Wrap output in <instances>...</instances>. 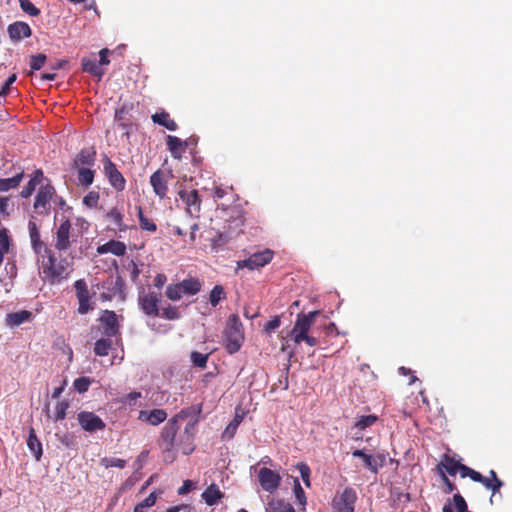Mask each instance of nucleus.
I'll return each instance as SVG.
<instances>
[{
    "label": "nucleus",
    "mask_w": 512,
    "mask_h": 512,
    "mask_svg": "<svg viewBox=\"0 0 512 512\" xmlns=\"http://www.w3.org/2000/svg\"><path fill=\"white\" fill-rule=\"evenodd\" d=\"M172 177L169 171L157 170L150 177V184L154 193L160 198L164 199L168 192V182Z\"/></svg>",
    "instance_id": "5"
},
{
    "label": "nucleus",
    "mask_w": 512,
    "mask_h": 512,
    "mask_svg": "<svg viewBox=\"0 0 512 512\" xmlns=\"http://www.w3.org/2000/svg\"><path fill=\"white\" fill-rule=\"evenodd\" d=\"M98 200H99L98 193L90 192L89 194H87L84 197L83 202L88 207H95L97 205V203H98Z\"/></svg>",
    "instance_id": "52"
},
{
    "label": "nucleus",
    "mask_w": 512,
    "mask_h": 512,
    "mask_svg": "<svg viewBox=\"0 0 512 512\" xmlns=\"http://www.w3.org/2000/svg\"><path fill=\"white\" fill-rule=\"evenodd\" d=\"M138 217L140 226L143 230L154 232L156 231V224L143 215L141 207L138 208Z\"/></svg>",
    "instance_id": "37"
},
{
    "label": "nucleus",
    "mask_w": 512,
    "mask_h": 512,
    "mask_svg": "<svg viewBox=\"0 0 512 512\" xmlns=\"http://www.w3.org/2000/svg\"><path fill=\"white\" fill-rule=\"evenodd\" d=\"M55 190L53 186L47 184L40 188L36 195L34 208L40 213V214H46L47 213V205L49 201L51 200L52 196L54 195Z\"/></svg>",
    "instance_id": "14"
},
{
    "label": "nucleus",
    "mask_w": 512,
    "mask_h": 512,
    "mask_svg": "<svg viewBox=\"0 0 512 512\" xmlns=\"http://www.w3.org/2000/svg\"><path fill=\"white\" fill-rule=\"evenodd\" d=\"M28 229L32 248L36 253H39L40 249L43 247V242L40 239V233L36 223L30 220L28 223Z\"/></svg>",
    "instance_id": "23"
},
{
    "label": "nucleus",
    "mask_w": 512,
    "mask_h": 512,
    "mask_svg": "<svg viewBox=\"0 0 512 512\" xmlns=\"http://www.w3.org/2000/svg\"><path fill=\"white\" fill-rule=\"evenodd\" d=\"M442 481L447 487L448 492H452L455 489V486L451 481L447 478V476L442 472Z\"/></svg>",
    "instance_id": "64"
},
{
    "label": "nucleus",
    "mask_w": 512,
    "mask_h": 512,
    "mask_svg": "<svg viewBox=\"0 0 512 512\" xmlns=\"http://www.w3.org/2000/svg\"><path fill=\"white\" fill-rule=\"evenodd\" d=\"M297 467H298V470L301 474V477H302L305 485L309 486L310 485V481H309L310 468L305 463H299L297 465Z\"/></svg>",
    "instance_id": "50"
},
{
    "label": "nucleus",
    "mask_w": 512,
    "mask_h": 512,
    "mask_svg": "<svg viewBox=\"0 0 512 512\" xmlns=\"http://www.w3.org/2000/svg\"><path fill=\"white\" fill-rule=\"evenodd\" d=\"M225 298V291L221 285H216L210 292L209 301L212 306H217L218 303Z\"/></svg>",
    "instance_id": "34"
},
{
    "label": "nucleus",
    "mask_w": 512,
    "mask_h": 512,
    "mask_svg": "<svg viewBox=\"0 0 512 512\" xmlns=\"http://www.w3.org/2000/svg\"><path fill=\"white\" fill-rule=\"evenodd\" d=\"M31 316L32 313L26 310L10 313L6 316V323L10 327L19 326L22 323L30 320Z\"/></svg>",
    "instance_id": "21"
},
{
    "label": "nucleus",
    "mask_w": 512,
    "mask_h": 512,
    "mask_svg": "<svg viewBox=\"0 0 512 512\" xmlns=\"http://www.w3.org/2000/svg\"><path fill=\"white\" fill-rule=\"evenodd\" d=\"M356 499L357 495L355 490L345 488L342 494L334 500L335 512H354Z\"/></svg>",
    "instance_id": "9"
},
{
    "label": "nucleus",
    "mask_w": 512,
    "mask_h": 512,
    "mask_svg": "<svg viewBox=\"0 0 512 512\" xmlns=\"http://www.w3.org/2000/svg\"><path fill=\"white\" fill-rule=\"evenodd\" d=\"M266 512H295L291 504L282 500L271 499L266 507Z\"/></svg>",
    "instance_id": "26"
},
{
    "label": "nucleus",
    "mask_w": 512,
    "mask_h": 512,
    "mask_svg": "<svg viewBox=\"0 0 512 512\" xmlns=\"http://www.w3.org/2000/svg\"><path fill=\"white\" fill-rule=\"evenodd\" d=\"M197 419H191L187 422L184 432L177 438L176 447L181 449L184 455H189L194 450L193 439L196 433Z\"/></svg>",
    "instance_id": "4"
},
{
    "label": "nucleus",
    "mask_w": 512,
    "mask_h": 512,
    "mask_svg": "<svg viewBox=\"0 0 512 512\" xmlns=\"http://www.w3.org/2000/svg\"><path fill=\"white\" fill-rule=\"evenodd\" d=\"M109 53H110V51L107 48H104L99 52V56H100L99 65H108L109 64V62H110L108 59Z\"/></svg>",
    "instance_id": "58"
},
{
    "label": "nucleus",
    "mask_w": 512,
    "mask_h": 512,
    "mask_svg": "<svg viewBox=\"0 0 512 512\" xmlns=\"http://www.w3.org/2000/svg\"><path fill=\"white\" fill-rule=\"evenodd\" d=\"M23 178V173H19L11 178L0 179V191L5 192L11 188L17 187Z\"/></svg>",
    "instance_id": "33"
},
{
    "label": "nucleus",
    "mask_w": 512,
    "mask_h": 512,
    "mask_svg": "<svg viewBox=\"0 0 512 512\" xmlns=\"http://www.w3.org/2000/svg\"><path fill=\"white\" fill-rule=\"evenodd\" d=\"M126 252V246L120 241L111 240L97 248V253L102 255L112 253L116 256H123Z\"/></svg>",
    "instance_id": "18"
},
{
    "label": "nucleus",
    "mask_w": 512,
    "mask_h": 512,
    "mask_svg": "<svg viewBox=\"0 0 512 512\" xmlns=\"http://www.w3.org/2000/svg\"><path fill=\"white\" fill-rule=\"evenodd\" d=\"M465 477H470L475 482L483 481V475L467 466L462 468V478Z\"/></svg>",
    "instance_id": "45"
},
{
    "label": "nucleus",
    "mask_w": 512,
    "mask_h": 512,
    "mask_svg": "<svg viewBox=\"0 0 512 512\" xmlns=\"http://www.w3.org/2000/svg\"><path fill=\"white\" fill-rule=\"evenodd\" d=\"M72 225L68 219L63 221L56 230L55 248L58 251H67L73 241Z\"/></svg>",
    "instance_id": "6"
},
{
    "label": "nucleus",
    "mask_w": 512,
    "mask_h": 512,
    "mask_svg": "<svg viewBox=\"0 0 512 512\" xmlns=\"http://www.w3.org/2000/svg\"><path fill=\"white\" fill-rule=\"evenodd\" d=\"M95 161V152L91 149H83L74 160L75 167L91 166Z\"/></svg>",
    "instance_id": "20"
},
{
    "label": "nucleus",
    "mask_w": 512,
    "mask_h": 512,
    "mask_svg": "<svg viewBox=\"0 0 512 512\" xmlns=\"http://www.w3.org/2000/svg\"><path fill=\"white\" fill-rule=\"evenodd\" d=\"M352 455L354 457H359L363 460V463L366 468H368L373 473H377L378 471V464L376 463V460L371 455H368L364 453L363 450H355L353 451Z\"/></svg>",
    "instance_id": "28"
},
{
    "label": "nucleus",
    "mask_w": 512,
    "mask_h": 512,
    "mask_svg": "<svg viewBox=\"0 0 512 512\" xmlns=\"http://www.w3.org/2000/svg\"><path fill=\"white\" fill-rule=\"evenodd\" d=\"M156 500H157V495L155 492H152L146 499H144L139 504L142 506L143 509H146V508L152 507L156 503Z\"/></svg>",
    "instance_id": "54"
},
{
    "label": "nucleus",
    "mask_w": 512,
    "mask_h": 512,
    "mask_svg": "<svg viewBox=\"0 0 512 512\" xmlns=\"http://www.w3.org/2000/svg\"><path fill=\"white\" fill-rule=\"evenodd\" d=\"M490 477V479L494 482L493 492H496L501 487L502 482L497 478L496 473L493 470L490 471Z\"/></svg>",
    "instance_id": "60"
},
{
    "label": "nucleus",
    "mask_w": 512,
    "mask_h": 512,
    "mask_svg": "<svg viewBox=\"0 0 512 512\" xmlns=\"http://www.w3.org/2000/svg\"><path fill=\"white\" fill-rule=\"evenodd\" d=\"M457 512H467V504L460 494H455L453 497Z\"/></svg>",
    "instance_id": "51"
},
{
    "label": "nucleus",
    "mask_w": 512,
    "mask_h": 512,
    "mask_svg": "<svg viewBox=\"0 0 512 512\" xmlns=\"http://www.w3.org/2000/svg\"><path fill=\"white\" fill-rule=\"evenodd\" d=\"M196 413H200V409L196 410L194 407H189L180 411L172 419H170L164 426L161 432L162 446L166 447V452L170 453L176 447V434L179 428V422L184 421L189 416H193Z\"/></svg>",
    "instance_id": "1"
},
{
    "label": "nucleus",
    "mask_w": 512,
    "mask_h": 512,
    "mask_svg": "<svg viewBox=\"0 0 512 512\" xmlns=\"http://www.w3.org/2000/svg\"><path fill=\"white\" fill-rule=\"evenodd\" d=\"M77 298H89V291L84 280H77L74 284Z\"/></svg>",
    "instance_id": "43"
},
{
    "label": "nucleus",
    "mask_w": 512,
    "mask_h": 512,
    "mask_svg": "<svg viewBox=\"0 0 512 512\" xmlns=\"http://www.w3.org/2000/svg\"><path fill=\"white\" fill-rule=\"evenodd\" d=\"M37 186V179H31L28 184L22 189L21 196L23 198H28L32 195L35 188Z\"/></svg>",
    "instance_id": "49"
},
{
    "label": "nucleus",
    "mask_w": 512,
    "mask_h": 512,
    "mask_svg": "<svg viewBox=\"0 0 512 512\" xmlns=\"http://www.w3.org/2000/svg\"><path fill=\"white\" fill-rule=\"evenodd\" d=\"M103 165L104 173L108 178L111 186L117 191H122L125 188L126 183L122 173L116 168L115 164L108 157L104 158Z\"/></svg>",
    "instance_id": "7"
},
{
    "label": "nucleus",
    "mask_w": 512,
    "mask_h": 512,
    "mask_svg": "<svg viewBox=\"0 0 512 512\" xmlns=\"http://www.w3.org/2000/svg\"><path fill=\"white\" fill-rule=\"evenodd\" d=\"M303 341L306 342V344L311 347L316 346L318 344V338L312 334L305 336L303 338Z\"/></svg>",
    "instance_id": "61"
},
{
    "label": "nucleus",
    "mask_w": 512,
    "mask_h": 512,
    "mask_svg": "<svg viewBox=\"0 0 512 512\" xmlns=\"http://www.w3.org/2000/svg\"><path fill=\"white\" fill-rule=\"evenodd\" d=\"M167 413L163 409H154L151 411L142 410L139 413L138 419L150 423L151 425H158L165 421Z\"/></svg>",
    "instance_id": "16"
},
{
    "label": "nucleus",
    "mask_w": 512,
    "mask_h": 512,
    "mask_svg": "<svg viewBox=\"0 0 512 512\" xmlns=\"http://www.w3.org/2000/svg\"><path fill=\"white\" fill-rule=\"evenodd\" d=\"M82 66L84 71L91 73L92 75L101 79L104 71L99 67V64L95 60L83 59Z\"/></svg>",
    "instance_id": "32"
},
{
    "label": "nucleus",
    "mask_w": 512,
    "mask_h": 512,
    "mask_svg": "<svg viewBox=\"0 0 512 512\" xmlns=\"http://www.w3.org/2000/svg\"><path fill=\"white\" fill-rule=\"evenodd\" d=\"M104 325V334L108 337L115 336L118 332L117 315L113 311L105 310L100 318Z\"/></svg>",
    "instance_id": "15"
},
{
    "label": "nucleus",
    "mask_w": 512,
    "mask_h": 512,
    "mask_svg": "<svg viewBox=\"0 0 512 512\" xmlns=\"http://www.w3.org/2000/svg\"><path fill=\"white\" fill-rule=\"evenodd\" d=\"M77 419L81 427L88 432L103 430L105 428V423L93 412L82 411L78 414Z\"/></svg>",
    "instance_id": "12"
},
{
    "label": "nucleus",
    "mask_w": 512,
    "mask_h": 512,
    "mask_svg": "<svg viewBox=\"0 0 512 512\" xmlns=\"http://www.w3.org/2000/svg\"><path fill=\"white\" fill-rule=\"evenodd\" d=\"M78 168V183L83 186H89L94 180V171L86 167Z\"/></svg>",
    "instance_id": "31"
},
{
    "label": "nucleus",
    "mask_w": 512,
    "mask_h": 512,
    "mask_svg": "<svg viewBox=\"0 0 512 512\" xmlns=\"http://www.w3.org/2000/svg\"><path fill=\"white\" fill-rule=\"evenodd\" d=\"M192 488V482L191 481H185L183 485L178 489V493L180 495H184L188 493Z\"/></svg>",
    "instance_id": "62"
},
{
    "label": "nucleus",
    "mask_w": 512,
    "mask_h": 512,
    "mask_svg": "<svg viewBox=\"0 0 512 512\" xmlns=\"http://www.w3.org/2000/svg\"><path fill=\"white\" fill-rule=\"evenodd\" d=\"M273 253L270 250H264L262 252H257L252 254L249 258L238 261V268H248L250 270H254L268 264L272 259Z\"/></svg>",
    "instance_id": "8"
},
{
    "label": "nucleus",
    "mask_w": 512,
    "mask_h": 512,
    "mask_svg": "<svg viewBox=\"0 0 512 512\" xmlns=\"http://www.w3.org/2000/svg\"><path fill=\"white\" fill-rule=\"evenodd\" d=\"M167 278L164 274H157L154 278V285L157 288H162L163 285L166 283Z\"/></svg>",
    "instance_id": "59"
},
{
    "label": "nucleus",
    "mask_w": 512,
    "mask_h": 512,
    "mask_svg": "<svg viewBox=\"0 0 512 512\" xmlns=\"http://www.w3.org/2000/svg\"><path fill=\"white\" fill-rule=\"evenodd\" d=\"M208 360V354H202L196 351L191 353V361L200 368H205Z\"/></svg>",
    "instance_id": "41"
},
{
    "label": "nucleus",
    "mask_w": 512,
    "mask_h": 512,
    "mask_svg": "<svg viewBox=\"0 0 512 512\" xmlns=\"http://www.w3.org/2000/svg\"><path fill=\"white\" fill-rule=\"evenodd\" d=\"M91 380L88 377H80L74 380L73 386L79 393H84L89 389Z\"/></svg>",
    "instance_id": "40"
},
{
    "label": "nucleus",
    "mask_w": 512,
    "mask_h": 512,
    "mask_svg": "<svg viewBox=\"0 0 512 512\" xmlns=\"http://www.w3.org/2000/svg\"><path fill=\"white\" fill-rule=\"evenodd\" d=\"M21 9L30 16H38L40 10L34 6L30 0H19Z\"/></svg>",
    "instance_id": "39"
},
{
    "label": "nucleus",
    "mask_w": 512,
    "mask_h": 512,
    "mask_svg": "<svg viewBox=\"0 0 512 512\" xmlns=\"http://www.w3.org/2000/svg\"><path fill=\"white\" fill-rule=\"evenodd\" d=\"M78 302H79L78 312L80 314H86L91 309V306L89 304V298H80V299H78Z\"/></svg>",
    "instance_id": "56"
},
{
    "label": "nucleus",
    "mask_w": 512,
    "mask_h": 512,
    "mask_svg": "<svg viewBox=\"0 0 512 512\" xmlns=\"http://www.w3.org/2000/svg\"><path fill=\"white\" fill-rule=\"evenodd\" d=\"M16 79H17L16 74H12L11 76L8 77V79L5 81L4 85L0 89V99L4 98L8 94L11 85L16 81Z\"/></svg>",
    "instance_id": "48"
},
{
    "label": "nucleus",
    "mask_w": 512,
    "mask_h": 512,
    "mask_svg": "<svg viewBox=\"0 0 512 512\" xmlns=\"http://www.w3.org/2000/svg\"><path fill=\"white\" fill-rule=\"evenodd\" d=\"M180 199L186 205V212L191 217H198L201 209V199L196 190L186 192L184 190L179 191Z\"/></svg>",
    "instance_id": "11"
},
{
    "label": "nucleus",
    "mask_w": 512,
    "mask_h": 512,
    "mask_svg": "<svg viewBox=\"0 0 512 512\" xmlns=\"http://www.w3.org/2000/svg\"><path fill=\"white\" fill-rule=\"evenodd\" d=\"M241 421V418L235 417L234 420L227 426L224 435H228L229 437H232L234 435V432L236 428L238 427L239 423Z\"/></svg>",
    "instance_id": "55"
},
{
    "label": "nucleus",
    "mask_w": 512,
    "mask_h": 512,
    "mask_svg": "<svg viewBox=\"0 0 512 512\" xmlns=\"http://www.w3.org/2000/svg\"><path fill=\"white\" fill-rule=\"evenodd\" d=\"M68 403L65 401L59 402L55 408V420H63L66 417Z\"/></svg>",
    "instance_id": "47"
},
{
    "label": "nucleus",
    "mask_w": 512,
    "mask_h": 512,
    "mask_svg": "<svg viewBox=\"0 0 512 512\" xmlns=\"http://www.w3.org/2000/svg\"><path fill=\"white\" fill-rule=\"evenodd\" d=\"M138 301L141 309L146 315L158 316L160 314L158 308L159 298L155 292L141 293Z\"/></svg>",
    "instance_id": "13"
},
{
    "label": "nucleus",
    "mask_w": 512,
    "mask_h": 512,
    "mask_svg": "<svg viewBox=\"0 0 512 512\" xmlns=\"http://www.w3.org/2000/svg\"><path fill=\"white\" fill-rule=\"evenodd\" d=\"M161 316L168 320H176L180 318V313L176 307L168 306L162 309Z\"/></svg>",
    "instance_id": "44"
},
{
    "label": "nucleus",
    "mask_w": 512,
    "mask_h": 512,
    "mask_svg": "<svg viewBox=\"0 0 512 512\" xmlns=\"http://www.w3.org/2000/svg\"><path fill=\"white\" fill-rule=\"evenodd\" d=\"M169 150L174 158H180L185 151L186 143L176 136L169 135L167 138Z\"/></svg>",
    "instance_id": "22"
},
{
    "label": "nucleus",
    "mask_w": 512,
    "mask_h": 512,
    "mask_svg": "<svg viewBox=\"0 0 512 512\" xmlns=\"http://www.w3.org/2000/svg\"><path fill=\"white\" fill-rule=\"evenodd\" d=\"M377 421V417L375 415H366L361 416L354 426L351 428L352 431L356 430V432L353 433V437L355 439H360L361 435L359 431L366 429L367 427L372 426Z\"/></svg>",
    "instance_id": "19"
},
{
    "label": "nucleus",
    "mask_w": 512,
    "mask_h": 512,
    "mask_svg": "<svg viewBox=\"0 0 512 512\" xmlns=\"http://www.w3.org/2000/svg\"><path fill=\"white\" fill-rule=\"evenodd\" d=\"M224 335L227 351L230 354L236 353L241 348L244 340L243 325L236 314L229 317Z\"/></svg>",
    "instance_id": "2"
},
{
    "label": "nucleus",
    "mask_w": 512,
    "mask_h": 512,
    "mask_svg": "<svg viewBox=\"0 0 512 512\" xmlns=\"http://www.w3.org/2000/svg\"><path fill=\"white\" fill-rule=\"evenodd\" d=\"M295 495L301 504H305L304 491L301 488L299 481L295 479Z\"/></svg>",
    "instance_id": "57"
},
{
    "label": "nucleus",
    "mask_w": 512,
    "mask_h": 512,
    "mask_svg": "<svg viewBox=\"0 0 512 512\" xmlns=\"http://www.w3.org/2000/svg\"><path fill=\"white\" fill-rule=\"evenodd\" d=\"M279 326H280V319L274 318L273 320H271L267 323L266 330L271 331V330L278 328Z\"/></svg>",
    "instance_id": "63"
},
{
    "label": "nucleus",
    "mask_w": 512,
    "mask_h": 512,
    "mask_svg": "<svg viewBox=\"0 0 512 512\" xmlns=\"http://www.w3.org/2000/svg\"><path fill=\"white\" fill-rule=\"evenodd\" d=\"M258 479L263 490L267 492L275 491L281 482V476L278 473L265 467L259 469Z\"/></svg>",
    "instance_id": "10"
},
{
    "label": "nucleus",
    "mask_w": 512,
    "mask_h": 512,
    "mask_svg": "<svg viewBox=\"0 0 512 512\" xmlns=\"http://www.w3.org/2000/svg\"><path fill=\"white\" fill-rule=\"evenodd\" d=\"M101 464L105 468H109V467L124 468L125 465H126V461L123 460V459H119V458H108V457H105V458H103L101 460Z\"/></svg>",
    "instance_id": "42"
},
{
    "label": "nucleus",
    "mask_w": 512,
    "mask_h": 512,
    "mask_svg": "<svg viewBox=\"0 0 512 512\" xmlns=\"http://www.w3.org/2000/svg\"><path fill=\"white\" fill-rule=\"evenodd\" d=\"M45 61H46V55H44V54L33 55V56H31L30 66L33 70H39L42 68Z\"/></svg>",
    "instance_id": "46"
},
{
    "label": "nucleus",
    "mask_w": 512,
    "mask_h": 512,
    "mask_svg": "<svg viewBox=\"0 0 512 512\" xmlns=\"http://www.w3.org/2000/svg\"><path fill=\"white\" fill-rule=\"evenodd\" d=\"M110 347H111L110 339H99L95 343L94 352L98 356H106V355H108Z\"/></svg>",
    "instance_id": "36"
},
{
    "label": "nucleus",
    "mask_w": 512,
    "mask_h": 512,
    "mask_svg": "<svg viewBox=\"0 0 512 512\" xmlns=\"http://www.w3.org/2000/svg\"><path fill=\"white\" fill-rule=\"evenodd\" d=\"M319 313L320 312L318 310H315L307 314L300 313L297 315L294 327L290 332V336L296 344L303 342V338L309 335V332L315 322V318Z\"/></svg>",
    "instance_id": "3"
},
{
    "label": "nucleus",
    "mask_w": 512,
    "mask_h": 512,
    "mask_svg": "<svg viewBox=\"0 0 512 512\" xmlns=\"http://www.w3.org/2000/svg\"><path fill=\"white\" fill-rule=\"evenodd\" d=\"M27 446L29 450L34 454L36 460H40L42 456V444L37 438L34 429H30V433L27 439Z\"/></svg>",
    "instance_id": "25"
},
{
    "label": "nucleus",
    "mask_w": 512,
    "mask_h": 512,
    "mask_svg": "<svg viewBox=\"0 0 512 512\" xmlns=\"http://www.w3.org/2000/svg\"><path fill=\"white\" fill-rule=\"evenodd\" d=\"M152 120L154 123L162 125L170 131H175L177 129V124L175 121L169 119V115L167 113H156L152 116Z\"/></svg>",
    "instance_id": "29"
},
{
    "label": "nucleus",
    "mask_w": 512,
    "mask_h": 512,
    "mask_svg": "<svg viewBox=\"0 0 512 512\" xmlns=\"http://www.w3.org/2000/svg\"><path fill=\"white\" fill-rule=\"evenodd\" d=\"M439 467H443L447 473L453 476L458 471L462 474V468L466 466L460 464L458 461L450 458L449 456H445Z\"/></svg>",
    "instance_id": "27"
},
{
    "label": "nucleus",
    "mask_w": 512,
    "mask_h": 512,
    "mask_svg": "<svg viewBox=\"0 0 512 512\" xmlns=\"http://www.w3.org/2000/svg\"><path fill=\"white\" fill-rule=\"evenodd\" d=\"M183 293L194 295L200 291L201 283L197 279H185L179 283Z\"/></svg>",
    "instance_id": "30"
},
{
    "label": "nucleus",
    "mask_w": 512,
    "mask_h": 512,
    "mask_svg": "<svg viewBox=\"0 0 512 512\" xmlns=\"http://www.w3.org/2000/svg\"><path fill=\"white\" fill-rule=\"evenodd\" d=\"M8 34L13 41H19L22 38L31 35V29L25 22H15L8 26Z\"/></svg>",
    "instance_id": "17"
},
{
    "label": "nucleus",
    "mask_w": 512,
    "mask_h": 512,
    "mask_svg": "<svg viewBox=\"0 0 512 512\" xmlns=\"http://www.w3.org/2000/svg\"><path fill=\"white\" fill-rule=\"evenodd\" d=\"M58 441L65 447H72L74 445L73 437L69 434L59 435L56 434Z\"/></svg>",
    "instance_id": "53"
},
{
    "label": "nucleus",
    "mask_w": 512,
    "mask_h": 512,
    "mask_svg": "<svg viewBox=\"0 0 512 512\" xmlns=\"http://www.w3.org/2000/svg\"><path fill=\"white\" fill-rule=\"evenodd\" d=\"M14 209V204L9 197H0V218L9 217Z\"/></svg>",
    "instance_id": "35"
},
{
    "label": "nucleus",
    "mask_w": 512,
    "mask_h": 512,
    "mask_svg": "<svg viewBox=\"0 0 512 512\" xmlns=\"http://www.w3.org/2000/svg\"><path fill=\"white\" fill-rule=\"evenodd\" d=\"M182 293L183 291L180 284L169 285L166 288V296L172 301L181 299Z\"/></svg>",
    "instance_id": "38"
},
{
    "label": "nucleus",
    "mask_w": 512,
    "mask_h": 512,
    "mask_svg": "<svg viewBox=\"0 0 512 512\" xmlns=\"http://www.w3.org/2000/svg\"><path fill=\"white\" fill-rule=\"evenodd\" d=\"M223 494L216 485H210L203 493L202 498L209 506L215 505Z\"/></svg>",
    "instance_id": "24"
}]
</instances>
